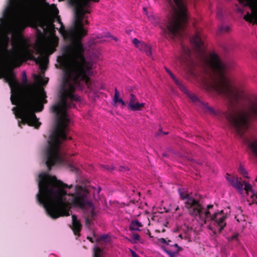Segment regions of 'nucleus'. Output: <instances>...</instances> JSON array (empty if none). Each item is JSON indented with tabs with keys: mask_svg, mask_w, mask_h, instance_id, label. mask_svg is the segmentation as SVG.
I'll use <instances>...</instances> for the list:
<instances>
[{
	"mask_svg": "<svg viewBox=\"0 0 257 257\" xmlns=\"http://www.w3.org/2000/svg\"><path fill=\"white\" fill-rule=\"evenodd\" d=\"M71 6L74 7L75 22L69 35L75 38L63 47V55L57 59L61 67L65 69L60 91V101L52 107L57 117V124H68L70 122L67 110L75 107L74 102L80 101V97L75 94L76 88L82 89L84 83L88 84L92 68L91 64L85 57V48L81 42L87 34L83 27V20L86 14L90 13V7L80 4Z\"/></svg>",
	"mask_w": 257,
	"mask_h": 257,
	"instance_id": "f257e3e1",
	"label": "nucleus"
},
{
	"mask_svg": "<svg viewBox=\"0 0 257 257\" xmlns=\"http://www.w3.org/2000/svg\"><path fill=\"white\" fill-rule=\"evenodd\" d=\"M202 34L197 32L191 39L195 51L200 57L204 71L207 78L204 79V83L208 91H214L225 98L228 101L227 109L225 111L216 110L207 104L199 100L197 96L190 93L185 88L181 90L191 101L201 108L205 112L221 117H225L228 122L231 131L233 126L229 120L230 116L237 117L238 110L240 109L242 96L237 90L232 87L229 80L225 75L226 65L221 60L216 54H212L209 58L206 57L205 47L202 40Z\"/></svg>",
	"mask_w": 257,
	"mask_h": 257,
	"instance_id": "f03ea898",
	"label": "nucleus"
},
{
	"mask_svg": "<svg viewBox=\"0 0 257 257\" xmlns=\"http://www.w3.org/2000/svg\"><path fill=\"white\" fill-rule=\"evenodd\" d=\"M39 178L37 200L53 219L69 216V205L81 208L85 207L89 193L85 188L76 186L74 193H67L65 188H72V184L68 185L56 176L46 174H40Z\"/></svg>",
	"mask_w": 257,
	"mask_h": 257,
	"instance_id": "7ed1b4c3",
	"label": "nucleus"
},
{
	"mask_svg": "<svg viewBox=\"0 0 257 257\" xmlns=\"http://www.w3.org/2000/svg\"><path fill=\"white\" fill-rule=\"evenodd\" d=\"M2 78L4 79L5 82L8 83L11 88L12 103L15 105L18 103L20 104L18 107H14L12 109L16 117L21 119L18 122L19 126L22 128V124H27L38 128L41 123L39 121L35 112L42 111L44 109V104L47 102L45 90L41 89L37 91L30 86L21 95V84L17 79L12 67L2 69L0 79Z\"/></svg>",
	"mask_w": 257,
	"mask_h": 257,
	"instance_id": "20e7f679",
	"label": "nucleus"
},
{
	"mask_svg": "<svg viewBox=\"0 0 257 257\" xmlns=\"http://www.w3.org/2000/svg\"><path fill=\"white\" fill-rule=\"evenodd\" d=\"M10 39L8 36L0 39V56H6L13 64L22 59L33 60L42 71L47 68L49 62L48 56L46 51L43 48L37 50V53L39 54L38 57L34 55V51L29 47V45L23 35L19 32H14L11 37L12 49H8Z\"/></svg>",
	"mask_w": 257,
	"mask_h": 257,
	"instance_id": "39448f33",
	"label": "nucleus"
},
{
	"mask_svg": "<svg viewBox=\"0 0 257 257\" xmlns=\"http://www.w3.org/2000/svg\"><path fill=\"white\" fill-rule=\"evenodd\" d=\"M237 117L230 116L233 126L232 132L247 145L257 159V137L253 134L245 136L251 120H257V97H244L242 100Z\"/></svg>",
	"mask_w": 257,
	"mask_h": 257,
	"instance_id": "423d86ee",
	"label": "nucleus"
},
{
	"mask_svg": "<svg viewBox=\"0 0 257 257\" xmlns=\"http://www.w3.org/2000/svg\"><path fill=\"white\" fill-rule=\"evenodd\" d=\"M178 192L182 199L185 200V207L187 209L188 213L192 216H198L204 222L206 219H209L214 222V224L219 226V232L220 233L226 226L225 220L226 215L224 214L223 210L215 212L211 215L210 209L213 208L212 204L208 205L205 209L202 205L200 203L199 200L189 196L187 193H186L184 189H178Z\"/></svg>",
	"mask_w": 257,
	"mask_h": 257,
	"instance_id": "0eeeda50",
	"label": "nucleus"
},
{
	"mask_svg": "<svg viewBox=\"0 0 257 257\" xmlns=\"http://www.w3.org/2000/svg\"><path fill=\"white\" fill-rule=\"evenodd\" d=\"M166 1L171 13L166 26V32L170 38L174 39L182 35L188 19L187 10L183 0Z\"/></svg>",
	"mask_w": 257,
	"mask_h": 257,
	"instance_id": "6e6552de",
	"label": "nucleus"
},
{
	"mask_svg": "<svg viewBox=\"0 0 257 257\" xmlns=\"http://www.w3.org/2000/svg\"><path fill=\"white\" fill-rule=\"evenodd\" d=\"M24 0H9V6L6 9L4 16L10 18L20 9Z\"/></svg>",
	"mask_w": 257,
	"mask_h": 257,
	"instance_id": "1a4fd4ad",
	"label": "nucleus"
},
{
	"mask_svg": "<svg viewBox=\"0 0 257 257\" xmlns=\"http://www.w3.org/2000/svg\"><path fill=\"white\" fill-rule=\"evenodd\" d=\"M32 27L36 29L38 35H42L43 32L39 28L42 29L43 31H45L47 27V20L44 18L36 19L33 21Z\"/></svg>",
	"mask_w": 257,
	"mask_h": 257,
	"instance_id": "9d476101",
	"label": "nucleus"
},
{
	"mask_svg": "<svg viewBox=\"0 0 257 257\" xmlns=\"http://www.w3.org/2000/svg\"><path fill=\"white\" fill-rule=\"evenodd\" d=\"M87 206L89 207L90 213L85 217V224L88 228H90L91 222L96 216V213L92 203L88 201L87 199L85 207L82 209H84Z\"/></svg>",
	"mask_w": 257,
	"mask_h": 257,
	"instance_id": "9b49d317",
	"label": "nucleus"
},
{
	"mask_svg": "<svg viewBox=\"0 0 257 257\" xmlns=\"http://www.w3.org/2000/svg\"><path fill=\"white\" fill-rule=\"evenodd\" d=\"M225 178L230 185L235 188L238 191L241 192L243 190V184L241 183V178L232 176L229 174H226Z\"/></svg>",
	"mask_w": 257,
	"mask_h": 257,
	"instance_id": "f8f14e48",
	"label": "nucleus"
},
{
	"mask_svg": "<svg viewBox=\"0 0 257 257\" xmlns=\"http://www.w3.org/2000/svg\"><path fill=\"white\" fill-rule=\"evenodd\" d=\"M41 10L40 4L35 0L30 1L26 7L27 12L31 15H37Z\"/></svg>",
	"mask_w": 257,
	"mask_h": 257,
	"instance_id": "ddd939ff",
	"label": "nucleus"
},
{
	"mask_svg": "<svg viewBox=\"0 0 257 257\" xmlns=\"http://www.w3.org/2000/svg\"><path fill=\"white\" fill-rule=\"evenodd\" d=\"M72 227L71 228L73 230L74 233L76 235L80 236V232L81 230L82 225L80 221L77 219V217L76 215H72Z\"/></svg>",
	"mask_w": 257,
	"mask_h": 257,
	"instance_id": "4468645a",
	"label": "nucleus"
},
{
	"mask_svg": "<svg viewBox=\"0 0 257 257\" xmlns=\"http://www.w3.org/2000/svg\"><path fill=\"white\" fill-rule=\"evenodd\" d=\"M171 246L175 247V249H167L164 246L162 247L163 251L168 254L170 257H177L179 251L183 250L182 248L179 246L177 243L173 244Z\"/></svg>",
	"mask_w": 257,
	"mask_h": 257,
	"instance_id": "2eb2a0df",
	"label": "nucleus"
},
{
	"mask_svg": "<svg viewBox=\"0 0 257 257\" xmlns=\"http://www.w3.org/2000/svg\"><path fill=\"white\" fill-rule=\"evenodd\" d=\"M22 82L26 85V86L25 87L24 89H23V87H22L21 91V95H23L25 92H26V90H27L28 88H29L30 86L37 91H40L41 89H43L44 90V89L43 87L36 88L33 85L27 84V76L25 71H23L22 73ZM21 86H22L21 85Z\"/></svg>",
	"mask_w": 257,
	"mask_h": 257,
	"instance_id": "dca6fc26",
	"label": "nucleus"
},
{
	"mask_svg": "<svg viewBox=\"0 0 257 257\" xmlns=\"http://www.w3.org/2000/svg\"><path fill=\"white\" fill-rule=\"evenodd\" d=\"M99 0H69L70 5L80 4L84 6L90 7L93 2H98Z\"/></svg>",
	"mask_w": 257,
	"mask_h": 257,
	"instance_id": "f3484780",
	"label": "nucleus"
},
{
	"mask_svg": "<svg viewBox=\"0 0 257 257\" xmlns=\"http://www.w3.org/2000/svg\"><path fill=\"white\" fill-rule=\"evenodd\" d=\"M182 55L181 56V61H185L191 59V51L186 46H182Z\"/></svg>",
	"mask_w": 257,
	"mask_h": 257,
	"instance_id": "a211bd4d",
	"label": "nucleus"
},
{
	"mask_svg": "<svg viewBox=\"0 0 257 257\" xmlns=\"http://www.w3.org/2000/svg\"><path fill=\"white\" fill-rule=\"evenodd\" d=\"M101 168L103 170H107L108 172H111L113 170L117 169L120 171H127L129 170L128 168L127 167H124L122 166H120L119 168L117 169L116 167H114L113 166H109L106 165H101L100 166Z\"/></svg>",
	"mask_w": 257,
	"mask_h": 257,
	"instance_id": "6ab92c4d",
	"label": "nucleus"
},
{
	"mask_svg": "<svg viewBox=\"0 0 257 257\" xmlns=\"http://www.w3.org/2000/svg\"><path fill=\"white\" fill-rule=\"evenodd\" d=\"M142 226L141 222L137 220H133L131 222L130 229L132 230L140 231L139 228Z\"/></svg>",
	"mask_w": 257,
	"mask_h": 257,
	"instance_id": "aec40b11",
	"label": "nucleus"
},
{
	"mask_svg": "<svg viewBox=\"0 0 257 257\" xmlns=\"http://www.w3.org/2000/svg\"><path fill=\"white\" fill-rule=\"evenodd\" d=\"M139 49L142 51L145 52L148 56L151 55L152 54L151 48L150 46L147 44L142 43Z\"/></svg>",
	"mask_w": 257,
	"mask_h": 257,
	"instance_id": "412c9836",
	"label": "nucleus"
},
{
	"mask_svg": "<svg viewBox=\"0 0 257 257\" xmlns=\"http://www.w3.org/2000/svg\"><path fill=\"white\" fill-rule=\"evenodd\" d=\"M165 70L166 72L170 75L171 78L174 80L176 84L178 86V87L181 90L185 89V86L176 79L174 74L171 72V71L169 69L165 67Z\"/></svg>",
	"mask_w": 257,
	"mask_h": 257,
	"instance_id": "4be33fe9",
	"label": "nucleus"
},
{
	"mask_svg": "<svg viewBox=\"0 0 257 257\" xmlns=\"http://www.w3.org/2000/svg\"><path fill=\"white\" fill-rule=\"evenodd\" d=\"M145 104L144 103H139L137 102L134 104L131 105V106L128 108L132 111H139L144 107Z\"/></svg>",
	"mask_w": 257,
	"mask_h": 257,
	"instance_id": "5701e85b",
	"label": "nucleus"
},
{
	"mask_svg": "<svg viewBox=\"0 0 257 257\" xmlns=\"http://www.w3.org/2000/svg\"><path fill=\"white\" fill-rule=\"evenodd\" d=\"M114 91H115V93H114V99H113L114 102L115 103L119 102L123 106L125 105V102L121 98H119V97H118L119 93H118L116 88H115Z\"/></svg>",
	"mask_w": 257,
	"mask_h": 257,
	"instance_id": "b1692460",
	"label": "nucleus"
},
{
	"mask_svg": "<svg viewBox=\"0 0 257 257\" xmlns=\"http://www.w3.org/2000/svg\"><path fill=\"white\" fill-rule=\"evenodd\" d=\"M16 27L17 29L24 30L27 27L26 22L23 20H19L16 24Z\"/></svg>",
	"mask_w": 257,
	"mask_h": 257,
	"instance_id": "393cba45",
	"label": "nucleus"
},
{
	"mask_svg": "<svg viewBox=\"0 0 257 257\" xmlns=\"http://www.w3.org/2000/svg\"><path fill=\"white\" fill-rule=\"evenodd\" d=\"M46 4L49 7V10H50L51 13H53V14L54 15H58V14L59 13V11H58V9L57 8L56 6L55 5H52L50 7V6L48 4L46 3Z\"/></svg>",
	"mask_w": 257,
	"mask_h": 257,
	"instance_id": "a878e982",
	"label": "nucleus"
},
{
	"mask_svg": "<svg viewBox=\"0 0 257 257\" xmlns=\"http://www.w3.org/2000/svg\"><path fill=\"white\" fill-rule=\"evenodd\" d=\"M137 102H138V101L136 96L134 94L131 93L130 94V99L129 103L128 104V107L131 106V105H133Z\"/></svg>",
	"mask_w": 257,
	"mask_h": 257,
	"instance_id": "bb28decb",
	"label": "nucleus"
},
{
	"mask_svg": "<svg viewBox=\"0 0 257 257\" xmlns=\"http://www.w3.org/2000/svg\"><path fill=\"white\" fill-rule=\"evenodd\" d=\"M238 172L240 174H241L243 176V177L248 178V176L247 175V173L241 164H240L239 166V167L238 168Z\"/></svg>",
	"mask_w": 257,
	"mask_h": 257,
	"instance_id": "cd10ccee",
	"label": "nucleus"
},
{
	"mask_svg": "<svg viewBox=\"0 0 257 257\" xmlns=\"http://www.w3.org/2000/svg\"><path fill=\"white\" fill-rule=\"evenodd\" d=\"M230 31V28L228 26H225V25H222L220 26V27L219 29V30L218 31V33H223L226 32L227 33L229 32Z\"/></svg>",
	"mask_w": 257,
	"mask_h": 257,
	"instance_id": "c85d7f7f",
	"label": "nucleus"
},
{
	"mask_svg": "<svg viewBox=\"0 0 257 257\" xmlns=\"http://www.w3.org/2000/svg\"><path fill=\"white\" fill-rule=\"evenodd\" d=\"M35 79L36 81H40L43 85H46L48 82V79L45 80L41 76L37 75H35Z\"/></svg>",
	"mask_w": 257,
	"mask_h": 257,
	"instance_id": "c756f323",
	"label": "nucleus"
},
{
	"mask_svg": "<svg viewBox=\"0 0 257 257\" xmlns=\"http://www.w3.org/2000/svg\"><path fill=\"white\" fill-rule=\"evenodd\" d=\"M241 183L243 184V186L244 185L243 189L246 193H248V191H252V187L249 184L246 183L244 181H242Z\"/></svg>",
	"mask_w": 257,
	"mask_h": 257,
	"instance_id": "7c9ffc66",
	"label": "nucleus"
},
{
	"mask_svg": "<svg viewBox=\"0 0 257 257\" xmlns=\"http://www.w3.org/2000/svg\"><path fill=\"white\" fill-rule=\"evenodd\" d=\"M238 236V233H235L231 236L228 237V240L229 242L232 241L233 240H237Z\"/></svg>",
	"mask_w": 257,
	"mask_h": 257,
	"instance_id": "2f4dec72",
	"label": "nucleus"
},
{
	"mask_svg": "<svg viewBox=\"0 0 257 257\" xmlns=\"http://www.w3.org/2000/svg\"><path fill=\"white\" fill-rule=\"evenodd\" d=\"M101 250V249L99 247H97L94 249V253H93V257H100Z\"/></svg>",
	"mask_w": 257,
	"mask_h": 257,
	"instance_id": "473e14b6",
	"label": "nucleus"
},
{
	"mask_svg": "<svg viewBox=\"0 0 257 257\" xmlns=\"http://www.w3.org/2000/svg\"><path fill=\"white\" fill-rule=\"evenodd\" d=\"M133 43L135 45V46L138 47V48L140 47V46L141 45L142 43L140 42L137 38H134L133 40Z\"/></svg>",
	"mask_w": 257,
	"mask_h": 257,
	"instance_id": "72a5a7b5",
	"label": "nucleus"
},
{
	"mask_svg": "<svg viewBox=\"0 0 257 257\" xmlns=\"http://www.w3.org/2000/svg\"><path fill=\"white\" fill-rule=\"evenodd\" d=\"M133 239L136 240H140V236L138 233H135L133 234Z\"/></svg>",
	"mask_w": 257,
	"mask_h": 257,
	"instance_id": "f704fd0d",
	"label": "nucleus"
},
{
	"mask_svg": "<svg viewBox=\"0 0 257 257\" xmlns=\"http://www.w3.org/2000/svg\"><path fill=\"white\" fill-rule=\"evenodd\" d=\"M251 197L253 199V201L257 204V194H255L253 193L251 195Z\"/></svg>",
	"mask_w": 257,
	"mask_h": 257,
	"instance_id": "c9c22d12",
	"label": "nucleus"
},
{
	"mask_svg": "<svg viewBox=\"0 0 257 257\" xmlns=\"http://www.w3.org/2000/svg\"><path fill=\"white\" fill-rule=\"evenodd\" d=\"M131 252L132 257H140L136 252H135L133 250H131Z\"/></svg>",
	"mask_w": 257,
	"mask_h": 257,
	"instance_id": "e433bc0d",
	"label": "nucleus"
},
{
	"mask_svg": "<svg viewBox=\"0 0 257 257\" xmlns=\"http://www.w3.org/2000/svg\"><path fill=\"white\" fill-rule=\"evenodd\" d=\"M131 252L132 257H140L136 252H135L133 250H131Z\"/></svg>",
	"mask_w": 257,
	"mask_h": 257,
	"instance_id": "4c0bfd02",
	"label": "nucleus"
},
{
	"mask_svg": "<svg viewBox=\"0 0 257 257\" xmlns=\"http://www.w3.org/2000/svg\"><path fill=\"white\" fill-rule=\"evenodd\" d=\"M158 240H159V242L166 244L167 240L165 238H159Z\"/></svg>",
	"mask_w": 257,
	"mask_h": 257,
	"instance_id": "58836bf2",
	"label": "nucleus"
},
{
	"mask_svg": "<svg viewBox=\"0 0 257 257\" xmlns=\"http://www.w3.org/2000/svg\"><path fill=\"white\" fill-rule=\"evenodd\" d=\"M57 21H58V22L60 24H61V27H64V26H63V23H62V22H61V21L60 17V16H57Z\"/></svg>",
	"mask_w": 257,
	"mask_h": 257,
	"instance_id": "ea45409f",
	"label": "nucleus"
},
{
	"mask_svg": "<svg viewBox=\"0 0 257 257\" xmlns=\"http://www.w3.org/2000/svg\"><path fill=\"white\" fill-rule=\"evenodd\" d=\"M87 239L92 243L94 242L93 238L91 237L87 236Z\"/></svg>",
	"mask_w": 257,
	"mask_h": 257,
	"instance_id": "a19ab883",
	"label": "nucleus"
},
{
	"mask_svg": "<svg viewBox=\"0 0 257 257\" xmlns=\"http://www.w3.org/2000/svg\"><path fill=\"white\" fill-rule=\"evenodd\" d=\"M172 242V241H171V240H169H169H168L167 241L166 245H170V246L171 245H170V242Z\"/></svg>",
	"mask_w": 257,
	"mask_h": 257,
	"instance_id": "79ce46f5",
	"label": "nucleus"
},
{
	"mask_svg": "<svg viewBox=\"0 0 257 257\" xmlns=\"http://www.w3.org/2000/svg\"><path fill=\"white\" fill-rule=\"evenodd\" d=\"M83 23H84V24L87 25V24H88L89 22H88V21L87 20H86L84 21Z\"/></svg>",
	"mask_w": 257,
	"mask_h": 257,
	"instance_id": "37998d69",
	"label": "nucleus"
},
{
	"mask_svg": "<svg viewBox=\"0 0 257 257\" xmlns=\"http://www.w3.org/2000/svg\"><path fill=\"white\" fill-rule=\"evenodd\" d=\"M172 245H171L168 249H175V247H172Z\"/></svg>",
	"mask_w": 257,
	"mask_h": 257,
	"instance_id": "c03bdc74",
	"label": "nucleus"
},
{
	"mask_svg": "<svg viewBox=\"0 0 257 257\" xmlns=\"http://www.w3.org/2000/svg\"><path fill=\"white\" fill-rule=\"evenodd\" d=\"M148 234L150 236V237H152V236L151 235V232L148 230Z\"/></svg>",
	"mask_w": 257,
	"mask_h": 257,
	"instance_id": "a18cd8bd",
	"label": "nucleus"
},
{
	"mask_svg": "<svg viewBox=\"0 0 257 257\" xmlns=\"http://www.w3.org/2000/svg\"><path fill=\"white\" fill-rule=\"evenodd\" d=\"M162 133V130L161 129H160L159 130V132L158 133V134H157V135H160V133Z\"/></svg>",
	"mask_w": 257,
	"mask_h": 257,
	"instance_id": "49530a36",
	"label": "nucleus"
},
{
	"mask_svg": "<svg viewBox=\"0 0 257 257\" xmlns=\"http://www.w3.org/2000/svg\"><path fill=\"white\" fill-rule=\"evenodd\" d=\"M106 236L103 235V236H102L101 237V239H105V238H106Z\"/></svg>",
	"mask_w": 257,
	"mask_h": 257,
	"instance_id": "de8ad7c7",
	"label": "nucleus"
},
{
	"mask_svg": "<svg viewBox=\"0 0 257 257\" xmlns=\"http://www.w3.org/2000/svg\"><path fill=\"white\" fill-rule=\"evenodd\" d=\"M179 237L181 239L183 238V235L181 234L179 235Z\"/></svg>",
	"mask_w": 257,
	"mask_h": 257,
	"instance_id": "09e8293b",
	"label": "nucleus"
},
{
	"mask_svg": "<svg viewBox=\"0 0 257 257\" xmlns=\"http://www.w3.org/2000/svg\"><path fill=\"white\" fill-rule=\"evenodd\" d=\"M162 155L164 157H167V155L166 153H163Z\"/></svg>",
	"mask_w": 257,
	"mask_h": 257,
	"instance_id": "8fccbe9b",
	"label": "nucleus"
},
{
	"mask_svg": "<svg viewBox=\"0 0 257 257\" xmlns=\"http://www.w3.org/2000/svg\"><path fill=\"white\" fill-rule=\"evenodd\" d=\"M167 134H168V133H167V132L164 133V135H167Z\"/></svg>",
	"mask_w": 257,
	"mask_h": 257,
	"instance_id": "3c124183",
	"label": "nucleus"
},
{
	"mask_svg": "<svg viewBox=\"0 0 257 257\" xmlns=\"http://www.w3.org/2000/svg\"><path fill=\"white\" fill-rule=\"evenodd\" d=\"M236 221H238V222H239L238 219H236Z\"/></svg>",
	"mask_w": 257,
	"mask_h": 257,
	"instance_id": "603ef678",
	"label": "nucleus"
},
{
	"mask_svg": "<svg viewBox=\"0 0 257 257\" xmlns=\"http://www.w3.org/2000/svg\"><path fill=\"white\" fill-rule=\"evenodd\" d=\"M255 181L257 182V179H255Z\"/></svg>",
	"mask_w": 257,
	"mask_h": 257,
	"instance_id": "864d4df0",
	"label": "nucleus"
}]
</instances>
